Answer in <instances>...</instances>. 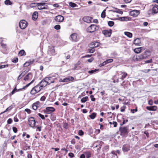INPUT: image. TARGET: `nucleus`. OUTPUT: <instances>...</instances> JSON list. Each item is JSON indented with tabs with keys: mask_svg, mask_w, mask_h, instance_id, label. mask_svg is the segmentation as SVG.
Returning <instances> with one entry per match:
<instances>
[{
	"mask_svg": "<svg viewBox=\"0 0 158 158\" xmlns=\"http://www.w3.org/2000/svg\"><path fill=\"white\" fill-rule=\"evenodd\" d=\"M94 60V58L93 57L90 58L89 59H88L87 60V61L89 62H92Z\"/></svg>",
	"mask_w": 158,
	"mask_h": 158,
	"instance_id": "obj_60",
	"label": "nucleus"
},
{
	"mask_svg": "<svg viewBox=\"0 0 158 158\" xmlns=\"http://www.w3.org/2000/svg\"><path fill=\"white\" fill-rule=\"evenodd\" d=\"M88 99V97L87 96H86L81 99V102L82 103H84L87 101Z\"/></svg>",
	"mask_w": 158,
	"mask_h": 158,
	"instance_id": "obj_31",
	"label": "nucleus"
},
{
	"mask_svg": "<svg viewBox=\"0 0 158 158\" xmlns=\"http://www.w3.org/2000/svg\"><path fill=\"white\" fill-rule=\"evenodd\" d=\"M27 22L24 20H21L19 23V26L21 29H24L27 26Z\"/></svg>",
	"mask_w": 158,
	"mask_h": 158,
	"instance_id": "obj_6",
	"label": "nucleus"
},
{
	"mask_svg": "<svg viewBox=\"0 0 158 158\" xmlns=\"http://www.w3.org/2000/svg\"><path fill=\"white\" fill-rule=\"evenodd\" d=\"M133 60L134 61H140L141 60L139 57V55L134 56L133 57Z\"/></svg>",
	"mask_w": 158,
	"mask_h": 158,
	"instance_id": "obj_20",
	"label": "nucleus"
},
{
	"mask_svg": "<svg viewBox=\"0 0 158 158\" xmlns=\"http://www.w3.org/2000/svg\"><path fill=\"white\" fill-rule=\"evenodd\" d=\"M14 120L15 122H18L19 121L18 119L16 117H14Z\"/></svg>",
	"mask_w": 158,
	"mask_h": 158,
	"instance_id": "obj_64",
	"label": "nucleus"
},
{
	"mask_svg": "<svg viewBox=\"0 0 158 158\" xmlns=\"http://www.w3.org/2000/svg\"><path fill=\"white\" fill-rule=\"evenodd\" d=\"M34 81V80H32L30 83L27 84L26 85H25V87H28L29 85H30L31 83H32Z\"/></svg>",
	"mask_w": 158,
	"mask_h": 158,
	"instance_id": "obj_62",
	"label": "nucleus"
},
{
	"mask_svg": "<svg viewBox=\"0 0 158 158\" xmlns=\"http://www.w3.org/2000/svg\"><path fill=\"white\" fill-rule=\"evenodd\" d=\"M29 65L30 64L29 62L28 61H27L24 64L23 66L24 67H26L29 66Z\"/></svg>",
	"mask_w": 158,
	"mask_h": 158,
	"instance_id": "obj_48",
	"label": "nucleus"
},
{
	"mask_svg": "<svg viewBox=\"0 0 158 158\" xmlns=\"http://www.w3.org/2000/svg\"><path fill=\"white\" fill-rule=\"evenodd\" d=\"M152 62V59H150L149 60H147L145 61V63H149Z\"/></svg>",
	"mask_w": 158,
	"mask_h": 158,
	"instance_id": "obj_51",
	"label": "nucleus"
},
{
	"mask_svg": "<svg viewBox=\"0 0 158 158\" xmlns=\"http://www.w3.org/2000/svg\"><path fill=\"white\" fill-rule=\"evenodd\" d=\"M151 55L150 51L148 50H146L143 53L139 55L140 59L141 60H143L146 59Z\"/></svg>",
	"mask_w": 158,
	"mask_h": 158,
	"instance_id": "obj_3",
	"label": "nucleus"
},
{
	"mask_svg": "<svg viewBox=\"0 0 158 158\" xmlns=\"http://www.w3.org/2000/svg\"><path fill=\"white\" fill-rule=\"evenodd\" d=\"M139 14V10H135L131 11L130 13V15L134 17H137Z\"/></svg>",
	"mask_w": 158,
	"mask_h": 158,
	"instance_id": "obj_12",
	"label": "nucleus"
},
{
	"mask_svg": "<svg viewBox=\"0 0 158 158\" xmlns=\"http://www.w3.org/2000/svg\"><path fill=\"white\" fill-rule=\"evenodd\" d=\"M46 99V97L45 96H42L40 98V100L41 101H44Z\"/></svg>",
	"mask_w": 158,
	"mask_h": 158,
	"instance_id": "obj_52",
	"label": "nucleus"
},
{
	"mask_svg": "<svg viewBox=\"0 0 158 158\" xmlns=\"http://www.w3.org/2000/svg\"><path fill=\"white\" fill-rule=\"evenodd\" d=\"M55 110V109L52 107H47L44 110V113L46 114L49 113V112H54Z\"/></svg>",
	"mask_w": 158,
	"mask_h": 158,
	"instance_id": "obj_13",
	"label": "nucleus"
},
{
	"mask_svg": "<svg viewBox=\"0 0 158 158\" xmlns=\"http://www.w3.org/2000/svg\"><path fill=\"white\" fill-rule=\"evenodd\" d=\"M28 62H29L30 65L32 64L33 63V62H34V60H30L28 61Z\"/></svg>",
	"mask_w": 158,
	"mask_h": 158,
	"instance_id": "obj_45",
	"label": "nucleus"
},
{
	"mask_svg": "<svg viewBox=\"0 0 158 158\" xmlns=\"http://www.w3.org/2000/svg\"><path fill=\"white\" fill-rule=\"evenodd\" d=\"M108 24L109 26L111 27L114 25V22L112 21H109L108 22Z\"/></svg>",
	"mask_w": 158,
	"mask_h": 158,
	"instance_id": "obj_35",
	"label": "nucleus"
},
{
	"mask_svg": "<svg viewBox=\"0 0 158 158\" xmlns=\"http://www.w3.org/2000/svg\"><path fill=\"white\" fill-rule=\"evenodd\" d=\"M54 28L56 30H59L60 28V26L59 25H56L54 26Z\"/></svg>",
	"mask_w": 158,
	"mask_h": 158,
	"instance_id": "obj_39",
	"label": "nucleus"
},
{
	"mask_svg": "<svg viewBox=\"0 0 158 158\" xmlns=\"http://www.w3.org/2000/svg\"><path fill=\"white\" fill-rule=\"evenodd\" d=\"M106 10L105 9L103 10L101 14V17L102 18H104L106 16Z\"/></svg>",
	"mask_w": 158,
	"mask_h": 158,
	"instance_id": "obj_34",
	"label": "nucleus"
},
{
	"mask_svg": "<svg viewBox=\"0 0 158 158\" xmlns=\"http://www.w3.org/2000/svg\"><path fill=\"white\" fill-rule=\"evenodd\" d=\"M99 42H94L91 43V45L92 46L91 47V48H96L99 46Z\"/></svg>",
	"mask_w": 158,
	"mask_h": 158,
	"instance_id": "obj_19",
	"label": "nucleus"
},
{
	"mask_svg": "<svg viewBox=\"0 0 158 158\" xmlns=\"http://www.w3.org/2000/svg\"><path fill=\"white\" fill-rule=\"evenodd\" d=\"M25 111L27 112L28 114H30L31 113V110L29 109H26Z\"/></svg>",
	"mask_w": 158,
	"mask_h": 158,
	"instance_id": "obj_57",
	"label": "nucleus"
},
{
	"mask_svg": "<svg viewBox=\"0 0 158 158\" xmlns=\"http://www.w3.org/2000/svg\"><path fill=\"white\" fill-rule=\"evenodd\" d=\"M69 5L72 7H74L77 6V5L76 4L71 2L69 3Z\"/></svg>",
	"mask_w": 158,
	"mask_h": 158,
	"instance_id": "obj_32",
	"label": "nucleus"
},
{
	"mask_svg": "<svg viewBox=\"0 0 158 158\" xmlns=\"http://www.w3.org/2000/svg\"><path fill=\"white\" fill-rule=\"evenodd\" d=\"M71 40L73 41L77 42L78 40V35L75 33H73L70 36Z\"/></svg>",
	"mask_w": 158,
	"mask_h": 158,
	"instance_id": "obj_8",
	"label": "nucleus"
},
{
	"mask_svg": "<svg viewBox=\"0 0 158 158\" xmlns=\"http://www.w3.org/2000/svg\"><path fill=\"white\" fill-rule=\"evenodd\" d=\"M106 64H106V62L105 61L104 62L100 64H99V66L100 67H102V66H103L106 65Z\"/></svg>",
	"mask_w": 158,
	"mask_h": 158,
	"instance_id": "obj_55",
	"label": "nucleus"
},
{
	"mask_svg": "<svg viewBox=\"0 0 158 158\" xmlns=\"http://www.w3.org/2000/svg\"><path fill=\"white\" fill-rule=\"evenodd\" d=\"M68 155L69 156H70L71 158H73L74 156V154L72 152H70L69 153Z\"/></svg>",
	"mask_w": 158,
	"mask_h": 158,
	"instance_id": "obj_58",
	"label": "nucleus"
},
{
	"mask_svg": "<svg viewBox=\"0 0 158 158\" xmlns=\"http://www.w3.org/2000/svg\"><path fill=\"white\" fill-rule=\"evenodd\" d=\"M28 124L31 127H34L35 126V122L34 117L30 118L28 120Z\"/></svg>",
	"mask_w": 158,
	"mask_h": 158,
	"instance_id": "obj_7",
	"label": "nucleus"
},
{
	"mask_svg": "<svg viewBox=\"0 0 158 158\" xmlns=\"http://www.w3.org/2000/svg\"><path fill=\"white\" fill-rule=\"evenodd\" d=\"M5 3L6 5H11L12 3L10 0H6L5 1Z\"/></svg>",
	"mask_w": 158,
	"mask_h": 158,
	"instance_id": "obj_33",
	"label": "nucleus"
},
{
	"mask_svg": "<svg viewBox=\"0 0 158 158\" xmlns=\"http://www.w3.org/2000/svg\"><path fill=\"white\" fill-rule=\"evenodd\" d=\"M152 12H151V10H149L148 11V14L149 15H153L157 13L158 12V6L156 4L154 5H152Z\"/></svg>",
	"mask_w": 158,
	"mask_h": 158,
	"instance_id": "obj_5",
	"label": "nucleus"
},
{
	"mask_svg": "<svg viewBox=\"0 0 158 158\" xmlns=\"http://www.w3.org/2000/svg\"><path fill=\"white\" fill-rule=\"evenodd\" d=\"M8 64L7 65H0V69H3L6 67H8Z\"/></svg>",
	"mask_w": 158,
	"mask_h": 158,
	"instance_id": "obj_50",
	"label": "nucleus"
},
{
	"mask_svg": "<svg viewBox=\"0 0 158 158\" xmlns=\"http://www.w3.org/2000/svg\"><path fill=\"white\" fill-rule=\"evenodd\" d=\"M92 18L89 16L85 17L83 18V20L87 23H90L92 22Z\"/></svg>",
	"mask_w": 158,
	"mask_h": 158,
	"instance_id": "obj_14",
	"label": "nucleus"
},
{
	"mask_svg": "<svg viewBox=\"0 0 158 158\" xmlns=\"http://www.w3.org/2000/svg\"><path fill=\"white\" fill-rule=\"evenodd\" d=\"M121 74H123V75L121 77L120 79L122 80H123L126 77L127 75V74L126 72H121Z\"/></svg>",
	"mask_w": 158,
	"mask_h": 158,
	"instance_id": "obj_21",
	"label": "nucleus"
},
{
	"mask_svg": "<svg viewBox=\"0 0 158 158\" xmlns=\"http://www.w3.org/2000/svg\"><path fill=\"white\" fill-rule=\"evenodd\" d=\"M124 17H120L118 18V19L121 21H125Z\"/></svg>",
	"mask_w": 158,
	"mask_h": 158,
	"instance_id": "obj_47",
	"label": "nucleus"
},
{
	"mask_svg": "<svg viewBox=\"0 0 158 158\" xmlns=\"http://www.w3.org/2000/svg\"><path fill=\"white\" fill-rule=\"evenodd\" d=\"M12 120L11 118H10L7 120V123L8 124H10L12 123Z\"/></svg>",
	"mask_w": 158,
	"mask_h": 158,
	"instance_id": "obj_54",
	"label": "nucleus"
},
{
	"mask_svg": "<svg viewBox=\"0 0 158 158\" xmlns=\"http://www.w3.org/2000/svg\"><path fill=\"white\" fill-rule=\"evenodd\" d=\"M40 102L39 101H37L35 102L33 104H34V105L35 106H36V107H39L40 106Z\"/></svg>",
	"mask_w": 158,
	"mask_h": 158,
	"instance_id": "obj_38",
	"label": "nucleus"
},
{
	"mask_svg": "<svg viewBox=\"0 0 158 158\" xmlns=\"http://www.w3.org/2000/svg\"><path fill=\"white\" fill-rule=\"evenodd\" d=\"M97 114L95 113H93L89 115V117L92 119H94L96 116Z\"/></svg>",
	"mask_w": 158,
	"mask_h": 158,
	"instance_id": "obj_29",
	"label": "nucleus"
},
{
	"mask_svg": "<svg viewBox=\"0 0 158 158\" xmlns=\"http://www.w3.org/2000/svg\"><path fill=\"white\" fill-rule=\"evenodd\" d=\"M115 9L116 10H111L110 11H112L113 12H116L117 13H118V12L119 11V10L117 8H115Z\"/></svg>",
	"mask_w": 158,
	"mask_h": 158,
	"instance_id": "obj_59",
	"label": "nucleus"
},
{
	"mask_svg": "<svg viewBox=\"0 0 158 158\" xmlns=\"http://www.w3.org/2000/svg\"><path fill=\"white\" fill-rule=\"evenodd\" d=\"M78 134L80 135H82L84 134V132L81 130H80L78 131Z\"/></svg>",
	"mask_w": 158,
	"mask_h": 158,
	"instance_id": "obj_46",
	"label": "nucleus"
},
{
	"mask_svg": "<svg viewBox=\"0 0 158 158\" xmlns=\"http://www.w3.org/2000/svg\"><path fill=\"white\" fill-rule=\"evenodd\" d=\"M26 55V53L24 50H21L19 52V55L20 56H22L23 55Z\"/></svg>",
	"mask_w": 158,
	"mask_h": 158,
	"instance_id": "obj_23",
	"label": "nucleus"
},
{
	"mask_svg": "<svg viewBox=\"0 0 158 158\" xmlns=\"http://www.w3.org/2000/svg\"><path fill=\"white\" fill-rule=\"evenodd\" d=\"M37 90H36L35 88V87H33L30 93L31 94H35L36 93H38Z\"/></svg>",
	"mask_w": 158,
	"mask_h": 158,
	"instance_id": "obj_24",
	"label": "nucleus"
},
{
	"mask_svg": "<svg viewBox=\"0 0 158 158\" xmlns=\"http://www.w3.org/2000/svg\"><path fill=\"white\" fill-rule=\"evenodd\" d=\"M137 107L136 108L134 109H131V111L132 113H134V111L136 112H137Z\"/></svg>",
	"mask_w": 158,
	"mask_h": 158,
	"instance_id": "obj_53",
	"label": "nucleus"
},
{
	"mask_svg": "<svg viewBox=\"0 0 158 158\" xmlns=\"http://www.w3.org/2000/svg\"><path fill=\"white\" fill-rule=\"evenodd\" d=\"M32 108L33 109H34V110H36L38 107H36V106H35L34 105V104H33L32 106Z\"/></svg>",
	"mask_w": 158,
	"mask_h": 158,
	"instance_id": "obj_63",
	"label": "nucleus"
},
{
	"mask_svg": "<svg viewBox=\"0 0 158 158\" xmlns=\"http://www.w3.org/2000/svg\"><path fill=\"white\" fill-rule=\"evenodd\" d=\"M126 108V106H123L122 107H121V111L123 112L125 111V109Z\"/></svg>",
	"mask_w": 158,
	"mask_h": 158,
	"instance_id": "obj_49",
	"label": "nucleus"
},
{
	"mask_svg": "<svg viewBox=\"0 0 158 158\" xmlns=\"http://www.w3.org/2000/svg\"><path fill=\"white\" fill-rule=\"evenodd\" d=\"M54 19L57 22H61L64 20V17L61 15H58L55 17Z\"/></svg>",
	"mask_w": 158,
	"mask_h": 158,
	"instance_id": "obj_10",
	"label": "nucleus"
},
{
	"mask_svg": "<svg viewBox=\"0 0 158 158\" xmlns=\"http://www.w3.org/2000/svg\"><path fill=\"white\" fill-rule=\"evenodd\" d=\"M43 87V86H42L41 85H39L35 86V88L36 90H37V92H38L40 91Z\"/></svg>",
	"mask_w": 158,
	"mask_h": 158,
	"instance_id": "obj_25",
	"label": "nucleus"
},
{
	"mask_svg": "<svg viewBox=\"0 0 158 158\" xmlns=\"http://www.w3.org/2000/svg\"><path fill=\"white\" fill-rule=\"evenodd\" d=\"M112 124L114 125V127H116L117 126V123L116 122L113 121L112 122Z\"/></svg>",
	"mask_w": 158,
	"mask_h": 158,
	"instance_id": "obj_61",
	"label": "nucleus"
},
{
	"mask_svg": "<svg viewBox=\"0 0 158 158\" xmlns=\"http://www.w3.org/2000/svg\"><path fill=\"white\" fill-rule=\"evenodd\" d=\"M98 69H95L94 70L89 71H88V73H89L93 74L94 73L96 72L97 71H98Z\"/></svg>",
	"mask_w": 158,
	"mask_h": 158,
	"instance_id": "obj_36",
	"label": "nucleus"
},
{
	"mask_svg": "<svg viewBox=\"0 0 158 158\" xmlns=\"http://www.w3.org/2000/svg\"><path fill=\"white\" fill-rule=\"evenodd\" d=\"M48 53L52 55H54L55 53V50L53 47H51L49 48L48 50Z\"/></svg>",
	"mask_w": 158,
	"mask_h": 158,
	"instance_id": "obj_16",
	"label": "nucleus"
},
{
	"mask_svg": "<svg viewBox=\"0 0 158 158\" xmlns=\"http://www.w3.org/2000/svg\"><path fill=\"white\" fill-rule=\"evenodd\" d=\"M33 4H35V6H37L39 10L48 9V7L47 3L44 2L32 3L31 4V7H35V6L33 5Z\"/></svg>",
	"mask_w": 158,
	"mask_h": 158,
	"instance_id": "obj_1",
	"label": "nucleus"
},
{
	"mask_svg": "<svg viewBox=\"0 0 158 158\" xmlns=\"http://www.w3.org/2000/svg\"><path fill=\"white\" fill-rule=\"evenodd\" d=\"M142 48L141 47L135 48L134 50V52L136 53H139L141 52Z\"/></svg>",
	"mask_w": 158,
	"mask_h": 158,
	"instance_id": "obj_27",
	"label": "nucleus"
},
{
	"mask_svg": "<svg viewBox=\"0 0 158 158\" xmlns=\"http://www.w3.org/2000/svg\"><path fill=\"white\" fill-rule=\"evenodd\" d=\"M124 34L129 38L132 37V34L129 32H125Z\"/></svg>",
	"mask_w": 158,
	"mask_h": 158,
	"instance_id": "obj_28",
	"label": "nucleus"
},
{
	"mask_svg": "<svg viewBox=\"0 0 158 158\" xmlns=\"http://www.w3.org/2000/svg\"><path fill=\"white\" fill-rule=\"evenodd\" d=\"M13 131L15 133H16L18 131L17 129L15 127H13L12 128Z\"/></svg>",
	"mask_w": 158,
	"mask_h": 158,
	"instance_id": "obj_56",
	"label": "nucleus"
},
{
	"mask_svg": "<svg viewBox=\"0 0 158 158\" xmlns=\"http://www.w3.org/2000/svg\"><path fill=\"white\" fill-rule=\"evenodd\" d=\"M30 76L32 77V75L31 73H29L26 75L24 78V80L25 81L27 80L29 78Z\"/></svg>",
	"mask_w": 158,
	"mask_h": 158,
	"instance_id": "obj_26",
	"label": "nucleus"
},
{
	"mask_svg": "<svg viewBox=\"0 0 158 158\" xmlns=\"http://www.w3.org/2000/svg\"><path fill=\"white\" fill-rule=\"evenodd\" d=\"M89 53H93L95 51V49L94 48H91L90 49H89Z\"/></svg>",
	"mask_w": 158,
	"mask_h": 158,
	"instance_id": "obj_40",
	"label": "nucleus"
},
{
	"mask_svg": "<svg viewBox=\"0 0 158 158\" xmlns=\"http://www.w3.org/2000/svg\"><path fill=\"white\" fill-rule=\"evenodd\" d=\"M130 149V147L128 145H124L123 146L122 150L124 152H127Z\"/></svg>",
	"mask_w": 158,
	"mask_h": 158,
	"instance_id": "obj_15",
	"label": "nucleus"
},
{
	"mask_svg": "<svg viewBox=\"0 0 158 158\" xmlns=\"http://www.w3.org/2000/svg\"><path fill=\"white\" fill-rule=\"evenodd\" d=\"M146 109L149 110L155 111L157 109V106H147Z\"/></svg>",
	"mask_w": 158,
	"mask_h": 158,
	"instance_id": "obj_17",
	"label": "nucleus"
},
{
	"mask_svg": "<svg viewBox=\"0 0 158 158\" xmlns=\"http://www.w3.org/2000/svg\"><path fill=\"white\" fill-rule=\"evenodd\" d=\"M113 61V60L112 59H108L106 60L105 62H106V64H108V63H111Z\"/></svg>",
	"mask_w": 158,
	"mask_h": 158,
	"instance_id": "obj_41",
	"label": "nucleus"
},
{
	"mask_svg": "<svg viewBox=\"0 0 158 158\" xmlns=\"http://www.w3.org/2000/svg\"><path fill=\"white\" fill-rule=\"evenodd\" d=\"M124 18L125 21H130L131 19V18L128 17H124Z\"/></svg>",
	"mask_w": 158,
	"mask_h": 158,
	"instance_id": "obj_42",
	"label": "nucleus"
},
{
	"mask_svg": "<svg viewBox=\"0 0 158 158\" xmlns=\"http://www.w3.org/2000/svg\"><path fill=\"white\" fill-rule=\"evenodd\" d=\"M18 58L17 57H15L12 60V62L14 63H16L18 62Z\"/></svg>",
	"mask_w": 158,
	"mask_h": 158,
	"instance_id": "obj_43",
	"label": "nucleus"
},
{
	"mask_svg": "<svg viewBox=\"0 0 158 158\" xmlns=\"http://www.w3.org/2000/svg\"><path fill=\"white\" fill-rule=\"evenodd\" d=\"M38 115L42 119H44L45 117L44 115L40 113H39L38 114Z\"/></svg>",
	"mask_w": 158,
	"mask_h": 158,
	"instance_id": "obj_44",
	"label": "nucleus"
},
{
	"mask_svg": "<svg viewBox=\"0 0 158 158\" xmlns=\"http://www.w3.org/2000/svg\"><path fill=\"white\" fill-rule=\"evenodd\" d=\"M25 72L24 71L19 76L18 80H20L22 77L26 74Z\"/></svg>",
	"mask_w": 158,
	"mask_h": 158,
	"instance_id": "obj_30",
	"label": "nucleus"
},
{
	"mask_svg": "<svg viewBox=\"0 0 158 158\" xmlns=\"http://www.w3.org/2000/svg\"><path fill=\"white\" fill-rule=\"evenodd\" d=\"M140 43V41L139 38H137L134 40V44L138 45Z\"/></svg>",
	"mask_w": 158,
	"mask_h": 158,
	"instance_id": "obj_22",
	"label": "nucleus"
},
{
	"mask_svg": "<svg viewBox=\"0 0 158 158\" xmlns=\"http://www.w3.org/2000/svg\"><path fill=\"white\" fill-rule=\"evenodd\" d=\"M120 135L123 137H127L129 132L128 128L127 127H120L119 128Z\"/></svg>",
	"mask_w": 158,
	"mask_h": 158,
	"instance_id": "obj_2",
	"label": "nucleus"
},
{
	"mask_svg": "<svg viewBox=\"0 0 158 158\" xmlns=\"http://www.w3.org/2000/svg\"><path fill=\"white\" fill-rule=\"evenodd\" d=\"M38 17V12L37 11L34 12L32 15V19L33 20L35 21L37 19Z\"/></svg>",
	"mask_w": 158,
	"mask_h": 158,
	"instance_id": "obj_18",
	"label": "nucleus"
},
{
	"mask_svg": "<svg viewBox=\"0 0 158 158\" xmlns=\"http://www.w3.org/2000/svg\"><path fill=\"white\" fill-rule=\"evenodd\" d=\"M99 28L98 26L95 24H91L87 29V31L89 33L93 32L97 30H98Z\"/></svg>",
	"mask_w": 158,
	"mask_h": 158,
	"instance_id": "obj_4",
	"label": "nucleus"
},
{
	"mask_svg": "<svg viewBox=\"0 0 158 158\" xmlns=\"http://www.w3.org/2000/svg\"><path fill=\"white\" fill-rule=\"evenodd\" d=\"M112 30L109 29V30H105L102 31V33L106 37H110L111 34Z\"/></svg>",
	"mask_w": 158,
	"mask_h": 158,
	"instance_id": "obj_11",
	"label": "nucleus"
},
{
	"mask_svg": "<svg viewBox=\"0 0 158 158\" xmlns=\"http://www.w3.org/2000/svg\"><path fill=\"white\" fill-rule=\"evenodd\" d=\"M74 80V78L71 76H68L63 79H60V81L63 82H67L73 81Z\"/></svg>",
	"mask_w": 158,
	"mask_h": 158,
	"instance_id": "obj_9",
	"label": "nucleus"
},
{
	"mask_svg": "<svg viewBox=\"0 0 158 158\" xmlns=\"http://www.w3.org/2000/svg\"><path fill=\"white\" fill-rule=\"evenodd\" d=\"M12 109V107L11 106H9V107H8L6 109V110L5 111H4L2 113H1V114H2V113H4L8 110H10Z\"/></svg>",
	"mask_w": 158,
	"mask_h": 158,
	"instance_id": "obj_37",
	"label": "nucleus"
}]
</instances>
